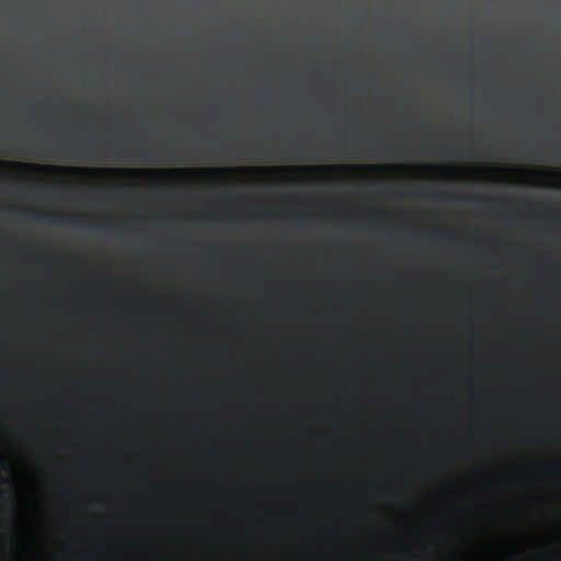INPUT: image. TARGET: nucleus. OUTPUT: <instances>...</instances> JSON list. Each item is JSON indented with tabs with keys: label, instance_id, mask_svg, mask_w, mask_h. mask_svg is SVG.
<instances>
[{
	"label": "nucleus",
	"instance_id": "f257e3e1",
	"mask_svg": "<svg viewBox=\"0 0 561 561\" xmlns=\"http://www.w3.org/2000/svg\"><path fill=\"white\" fill-rule=\"evenodd\" d=\"M106 172H119V173H128V174H140V173H150V174H182V173H204V174H218L229 169H201V170H192V169H152V170H141V169H117V170H105Z\"/></svg>",
	"mask_w": 561,
	"mask_h": 561
},
{
	"label": "nucleus",
	"instance_id": "f03ea898",
	"mask_svg": "<svg viewBox=\"0 0 561 561\" xmlns=\"http://www.w3.org/2000/svg\"><path fill=\"white\" fill-rule=\"evenodd\" d=\"M21 168H28V169H34V170H45V169H53L54 167L51 165H42V164H26V163H21L19 164Z\"/></svg>",
	"mask_w": 561,
	"mask_h": 561
},
{
	"label": "nucleus",
	"instance_id": "7ed1b4c3",
	"mask_svg": "<svg viewBox=\"0 0 561 561\" xmlns=\"http://www.w3.org/2000/svg\"><path fill=\"white\" fill-rule=\"evenodd\" d=\"M455 150L453 147H443L440 148V154L445 157L455 156Z\"/></svg>",
	"mask_w": 561,
	"mask_h": 561
},
{
	"label": "nucleus",
	"instance_id": "20e7f679",
	"mask_svg": "<svg viewBox=\"0 0 561 561\" xmlns=\"http://www.w3.org/2000/svg\"><path fill=\"white\" fill-rule=\"evenodd\" d=\"M440 197H442V198H443V197H450V198H457V199H463V201H468V199H470V196H468V195H461V196H456V195H442Z\"/></svg>",
	"mask_w": 561,
	"mask_h": 561
},
{
	"label": "nucleus",
	"instance_id": "39448f33",
	"mask_svg": "<svg viewBox=\"0 0 561 561\" xmlns=\"http://www.w3.org/2000/svg\"><path fill=\"white\" fill-rule=\"evenodd\" d=\"M68 170L72 171V172H79L81 171L80 168H68Z\"/></svg>",
	"mask_w": 561,
	"mask_h": 561
},
{
	"label": "nucleus",
	"instance_id": "423d86ee",
	"mask_svg": "<svg viewBox=\"0 0 561 561\" xmlns=\"http://www.w3.org/2000/svg\"><path fill=\"white\" fill-rule=\"evenodd\" d=\"M486 199L485 198H482V197H477L476 198V202L477 203H482V202H485Z\"/></svg>",
	"mask_w": 561,
	"mask_h": 561
},
{
	"label": "nucleus",
	"instance_id": "0eeeda50",
	"mask_svg": "<svg viewBox=\"0 0 561 561\" xmlns=\"http://www.w3.org/2000/svg\"><path fill=\"white\" fill-rule=\"evenodd\" d=\"M317 169H331L332 167L330 165H320V167H316Z\"/></svg>",
	"mask_w": 561,
	"mask_h": 561
},
{
	"label": "nucleus",
	"instance_id": "6e6552de",
	"mask_svg": "<svg viewBox=\"0 0 561 561\" xmlns=\"http://www.w3.org/2000/svg\"><path fill=\"white\" fill-rule=\"evenodd\" d=\"M80 149L83 150V151H87L89 148L85 145H81Z\"/></svg>",
	"mask_w": 561,
	"mask_h": 561
},
{
	"label": "nucleus",
	"instance_id": "1a4fd4ad",
	"mask_svg": "<svg viewBox=\"0 0 561 561\" xmlns=\"http://www.w3.org/2000/svg\"><path fill=\"white\" fill-rule=\"evenodd\" d=\"M31 215H32L33 217H36V218L39 216V214H38V213H36V211H32V213H31Z\"/></svg>",
	"mask_w": 561,
	"mask_h": 561
},
{
	"label": "nucleus",
	"instance_id": "9d476101",
	"mask_svg": "<svg viewBox=\"0 0 561 561\" xmlns=\"http://www.w3.org/2000/svg\"><path fill=\"white\" fill-rule=\"evenodd\" d=\"M65 149H73L72 145L66 146Z\"/></svg>",
	"mask_w": 561,
	"mask_h": 561
},
{
	"label": "nucleus",
	"instance_id": "9b49d317",
	"mask_svg": "<svg viewBox=\"0 0 561 561\" xmlns=\"http://www.w3.org/2000/svg\"><path fill=\"white\" fill-rule=\"evenodd\" d=\"M77 221H78V220H77V218H72V217H71V222H73V224H75V222H77Z\"/></svg>",
	"mask_w": 561,
	"mask_h": 561
},
{
	"label": "nucleus",
	"instance_id": "f8f14e48",
	"mask_svg": "<svg viewBox=\"0 0 561 561\" xmlns=\"http://www.w3.org/2000/svg\"><path fill=\"white\" fill-rule=\"evenodd\" d=\"M445 237H447V238H449V239L454 238V236H453V234H446Z\"/></svg>",
	"mask_w": 561,
	"mask_h": 561
},
{
	"label": "nucleus",
	"instance_id": "ddd939ff",
	"mask_svg": "<svg viewBox=\"0 0 561 561\" xmlns=\"http://www.w3.org/2000/svg\"><path fill=\"white\" fill-rule=\"evenodd\" d=\"M141 153H142L144 156H146V154H147V150H142V151H141Z\"/></svg>",
	"mask_w": 561,
	"mask_h": 561
}]
</instances>
